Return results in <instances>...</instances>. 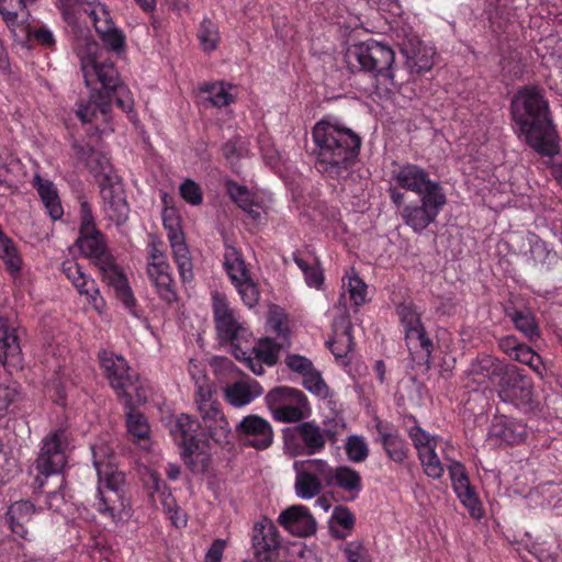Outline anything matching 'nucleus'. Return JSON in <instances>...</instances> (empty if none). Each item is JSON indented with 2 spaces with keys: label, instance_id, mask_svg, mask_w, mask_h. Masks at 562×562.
I'll return each instance as SVG.
<instances>
[{
  "label": "nucleus",
  "instance_id": "1",
  "mask_svg": "<svg viewBox=\"0 0 562 562\" xmlns=\"http://www.w3.org/2000/svg\"><path fill=\"white\" fill-rule=\"evenodd\" d=\"M512 115L519 136L538 154L554 157L560 153L559 134L550 117L549 102L538 86L520 88L512 100Z\"/></svg>",
  "mask_w": 562,
  "mask_h": 562
},
{
  "label": "nucleus",
  "instance_id": "2",
  "mask_svg": "<svg viewBox=\"0 0 562 562\" xmlns=\"http://www.w3.org/2000/svg\"><path fill=\"white\" fill-rule=\"evenodd\" d=\"M316 169L327 178L344 179L361 148V137L337 120L326 116L312 130Z\"/></svg>",
  "mask_w": 562,
  "mask_h": 562
},
{
  "label": "nucleus",
  "instance_id": "3",
  "mask_svg": "<svg viewBox=\"0 0 562 562\" xmlns=\"http://www.w3.org/2000/svg\"><path fill=\"white\" fill-rule=\"evenodd\" d=\"M76 245L85 257L93 260L103 281L114 290L120 302L132 315L138 317L136 299L128 280L109 251L105 236L97 228L91 205L87 201L80 203V226Z\"/></svg>",
  "mask_w": 562,
  "mask_h": 562
},
{
  "label": "nucleus",
  "instance_id": "4",
  "mask_svg": "<svg viewBox=\"0 0 562 562\" xmlns=\"http://www.w3.org/2000/svg\"><path fill=\"white\" fill-rule=\"evenodd\" d=\"M91 449L98 475L97 496L92 506L104 518L120 520L128 507L125 473L115 464L114 451L109 443L100 441Z\"/></svg>",
  "mask_w": 562,
  "mask_h": 562
},
{
  "label": "nucleus",
  "instance_id": "5",
  "mask_svg": "<svg viewBox=\"0 0 562 562\" xmlns=\"http://www.w3.org/2000/svg\"><path fill=\"white\" fill-rule=\"evenodd\" d=\"M98 44L88 42L86 50H79L80 69L83 75L85 85L91 87L99 82L102 86V93L110 99V111L112 103L125 113L134 109V100L128 88L121 82L119 71L111 60H101L97 56Z\"/></svg>",
  "mask_w": 562,
  "mask_h": 562
},
{
  "label": "nucleus",
  "instance_id": "6",
  "mask_svg": "<svg viewBox=\"0 0 562 562\" xmlns=\"http://www.w3.org/2000/svg\"><path fill=\"white\" fill-rule=\"evenodd\" d=\"M345 427L341 419H334L325 422V428L314 420L285 428L282 432L284 452L292 458L319 453L325 449L327 440L333 445L338 441Z\"/></svg>",
  "mask_w": 562,
  "mask_h": 562
},
{
  "label": "nucleus",
  "instance_id": "7",
  "mask_svg": "<svg viewBox=\"0 0 562 562\" xmlns=\"http://www.w3.org/2000/svg\"><path fill=\"white\" fill-rule=\"evenodd\" d=\"M391 202L401 207L400 215L405 225L416 234H422L431 223H434L447 203L445 190L438 192H428L419 195L418 203L405 204V194L397 188L389 189Z\"/></svg>",
  "mask_w": 562,
  "mask_h": 562
},
{
  "label": "nucleus",
  "instance_id": "8",
  "mask_svg": "<svg viewBox=\"0 0 562 562\" xmlns=\"http://www.w3.org/2000/svg\"><path fill=\"white\" fill-rule=\"evenodd\" d=\"M212 307L218 339L221 342L229 344L235 358L240 359L247 353L246 346L250 344L252 333L231 307L226 296L213 294Z\"/></svg>",
  "mask_w": 562,
  "mask_h": 562
},
{
  "label": "nucleus",
  "instance_id": "9",
  "mask_svg": "<svg viewBox=\"0 0 562 562\" xmlns=\"http://www.w3.org/2000/svg\"><path fill=\"white\" fill-rule=\"evenodd\" d=\"M214 386L205 375L195 379L194 402L209 436L216 443H227L232 434L229 423L214 398Z\"/></svg>",
  "mask_w": 562,
  "mask_h": 562
},
{
  "label": "nucleus",
  "instance_id": "10",
  "mask_svg": "<svg viewBox=\"0 0 562 562\" xmlns=\"http://www.w3.org/2000/svg\"><path fill=\"white\" fill-rule=\"evenodd\" d=\"M349 56L358 61L361 70L384 81L394 82L395 53L389 45L368 40L353 45Z\"/></svg>",
  "mask_w": 562,
  "mask_h": 562
},
{
  "label": "nucleus",
  "instance_id": "11",
  "mask_svg": "<svg viewBox=\"0 0 562 562\" xmlns=\"http://www.w3.org/2000/svg\"><path fill=\"white\" fill-rule=\"evenodd\" d=\"M265 401L272 417L281 423H299L311 415L306 395L291 386H277L270 390Z\"/></svg>",
  "mask_w": 562,
  "mask_h": 562
},
{
  "label": "nucleus",
  "instance_id": "12",
  "mask_svg": "<svg viewBox=\"0 0 562 562\" xmlns=\"http://www.w3.org/2000/svg\"><path fill=\"white\" fill-rule=\"evenodd\" d=\"M393 35L411 74L422 75L431 70L436 55L432 46L425 44L408 25L396 26Z\"/></svg>",
  "mask_w": 562,
  "mask_h": 562
},
{
  "label": "nucleus",
  "instance_id": "13",
  "mask_svg": "<svg viewBox=\"0 0 562 562\" xmlns=\"http://www.w3.org/2000/svg\"><path fill=\"white\" fill-rule=\"evenodd\" d=\"M162 243L153 238L148 245L147 276L156 289V293L166 304L171 305L178 301L176 282L171 274L170 265L161 249Z\"/></svg>",
  "mask_w": 562,
  "mask_h": 562
},
{
  "label": "nucleus",
  "instance_id": "14",
  "mask_svg": "<svg viewBox=\"0 0 562 562\" xmlns=\"http://www.w3.org/2000/svg\"><path fill=\"white\" fill-rule=\"evenodd\" d=\"M223 257L224 269L243 302L248 307H254L259 301L260 292L251 278L243 254L236 247L226 245Z\"/></svg>",
  "mask_w": 562,
  "mask_h": 562
},
{
  "label": "nucleus",
  "instance_id": "15",
  "mask_svg": "<svg viewBox=\"0 0 562 562\" xmlns=\"http://www.w3.org/2000/svg\"><path fill=\"white\" fill-rule=\"evenodd\" d=\"M495 385L502 402L516 407L531 406L533 386L524 370L518 367L507 364Z\"/></svg>",
  "mask_w": 562,
  "mask_h": 562
},
{
  "label": "nucleus",
  "instance_id": "16",
  "mask_svg": "<svg viewBox=\"0 0 562 562\" xmlns=\"http://www.w3.org/2000/svg\"><path fill=\"white\" fill-rule=\"evenodd\" d=\"M164 227L172 250V258L177 265L182 282H190L194 278L193 263L184 233L181 227L180 217L173 209L165 210L162 214Z\"/></svg>",
  "mask_w": 562,
  "mask_h": 562
},
{
  "label": "nucleus",
  "instance_id": "17",
  "mask_svg": "<svg viewBox=\"0 0 562 562\" xmlns=\"http://www.w3.org/2000/svg\"><path fill=\"white\" fill-rule=\"evenodd\" d=\"M67 446L68 432L65 428L49 431L42 440V447L35 461L36 470L45 476L60 473L67 462Z\"/></svg>",
  "mask_w": 562,
  "mask_h": 562
},
{
  "label": "nucleus",
  "instance_id": "18",
  "mask_svg": "<svg viewBox=\"0 0 562 562\" xmlns=\"http://www.w3.org/2000/svg\"><path fill=\"white\" fill-rule=\"evenodd\" d=\"M397 315L404 328L409 351L420 349L423 352L420 358L429 364L434 346L422 324L419 313L411 304H401L397 306Z\"/></svg>",
  "mask_w": 562,
  "mask_h": 562
},
{
  "label": "nucleus",
  "instance_id": "19",
  "mask_svg": "<svg viewBox=\"0 0 562 562\" xmlns=\"http://www.w3.org/2000/svg\"><path fill=\"white\" fill-rule=\"evenodd\" d=\"M99 361L110 385L116 391L120 400L130 394L137 380L136 374L131 372L127 361L122 357L106 350L99 352Z\"/></svg>",
  "mask_w": 562,
  "mask_h": 562
},
{
  "label": "nucleus",
  "instance_id": "20",
  "mask_svg": "<svg viewBox=\"0 0 562 562\" xmlns=\"http://www.w3.org/2000/svg\"><path fill=\"white\" fill-rule=\"evenodd\" d=\"M235 432L244 446L256 450H266L273 443V428L267 419L259 415L245 416L236 425Z\"/></svg>",
  "mask_w": 562,
  "mask_h": 562
},
{
  "label": "nucleus",
  "instance_id": "21",
  "mask_svg": "<svg viewBox=\"0 0 562 562\" xmlns=\"http://www.w3.org/2000/svg\"><path fill=\"white\" fill-rule=\"evenodd\" d=\"M448 472L452 488L460 503L468 509L472 518L481 519L484 516V508L475 487L470 483L464 465L458 461H452L448 465Z\"/></svg>",
  "mask_w": 562,
  "mask_h": 562
},
{
  "label": "nucleus",
  "instance_id": "22",
  "mask_svg": "<svg viewBox=\"0 0 562 562\" xmlns=\"http://www.w3.org/2000/svg\"><path fill=\"white\" fill-rule=\"evenodd\" d=\"M72 149L77 159L85 164L89 172L94 177L99 187L120 179L109 157L103 151L94 149L89 144L78 140L72 143Z\"/></svg>",
  "mask_w": 562,
  "mask_h": 562
},
{
  "label": "nucleus",
  "instance_id": "23",
  "mask_svg": "<svg viewBox=\"0 0 562 562\" xmlns=\"http://www.w3.org/2000/svg\"><path fill=\"white\" fill-rule=\"evenodd\" d=\"M392 179L398 188L412 191L418 196L428 192L442 191L441 184L432 180L423 167L415 164H404L392 171Z\"/></svg>",
  "mask_w": 562,
  "mask_h": 562
},
{
  "label": "nucleus",
  "instance_id": "24",
  "mask_svg": "<svg viewBox=\"0 0 562 562\" xmlns=\"http://www.w3.org/2000/svg\"><path fill=\"white\" fill-rule=\"evenodd\" d=\"M99 188L103 201V211L109 220L114 222L116 225L124 224L128 218L130 206L126 201L121 179L102 184Z\"/></svg>",
  "mask_w": 562,
  "mask_h": 562
},
{
  "label": "nucleus",
  "instance_id": "25",
  "mask_svg": "<svg viewBox=\"0 0 562 562\" xmlns=\"http://www.w3.org/2000/svg\"><path fill=\"white\" fill-rule=\"evenodd\" d=\"M252 547L259 562H271L280 548L277 527L265 519L254 526Z\"/></svg>",
  "mask_w": 562,
  "mask_h": 562
},
{
  "label": "nucleus",
  "instance_id": "26",
  "mask_svg": "<svg viewBox=\"0 0 562 562\" xmlns=\"http://www.w3.org/2000/svg\"><path fill=\"white\" fill-rule=\"evenodd\" d=\"M278 522L296 537H310L315 533L317 528L315 518L304 505H293L282 510Z\"/></svg>",
  "mask_w": 562,
  "mask_h": 562
},
{
  "label": "nucleus",
  "instance_id": "27",
  "mask_svg": "<svg viewBox=\"0 0 562 562\" xmlns=\"http://www.w3.org/2000/svg\"><path fill=\"white\" fill-rule=\"evenodd\" d=\"M61 271L77 289L79 294L86 295L97 311H101L104 307V301L100 295L95 281L85 273L79 263L72 260H66L61 263Z\"/></svg>",
  "mask_w": 562,
  "mask_h": 562
},
{
  "label": "nucleus",
  "instance_id": "28",
  "mask_svg": "<svg viewBox=\"0 0 562 562\" xmlns=\"http://www.w3.org/2000/svg\"><path fill=\"white\" fill-rule=\"evenodd\" d=\"M20 329L9 319L0 316V361L5 367L22 366Z\"/></svg>",
  "mask_w": 562,
  "mask_h": 562
},
{
  "label": "nucleus",
  "instance_id": "29",
  "mask_svg": "<svg viewBox=\"0 0 562 562\" xmlns=\"http://www.w3.org/2000/svg\"><path fill=\"white\" fill-rule=\"evenodd\" d=\"M263 393L262 386L251 378L227 384L223 389L224 400L233 407H244Z\"/></svg>",
  "mask_w": 562,
  "mask_h": 562
},
{
  "label": "nucleus",
  "instance_id": "30",
  "mask_svg": "<svg viewBox=\"0 0 562 562\" xmlns=\"http://www.w3.org/2000/svg\"><path fill=\"white\" fill-rule=\"evenodd\" d=\"M182 460L186 467L194 474H204L212 463L210 443L206 439L188 441L182 447Z\"/></svg>",
  "mask_w": 562,
  "mask_h": 562
},
{
  "label": "nucleus",
  "instance_id": "31",
  "mask_svg": "<svg viewBox=\"0 0 562 562\" xmlns=\"http://www.w3.org/2000/svg\"><path fill=\"white\" fill-rule=\"evenodd\" d=\"M507 363L496 357L483 355L474 359L467 370V374L473 382L484 383L490 381L496 384Z\"/></svg>",
  "mask_w": 562,
  "mask_h": 562
},
{
  "label": "nucleus",
  "instance_id": "32",
  "mask_svg": "<svg viewBox=\"0 0 562 562\" xmlns=\"http://www.w3.org/2000/svg\"><path fill=\"white\" fill-rule=\"evenodd\" d=\"M35 510L34 504L30 501L21 499L12 503L5 513L10 530L21 539H29V524Z\"/></svg>",
  "mask_w": 562,
  "mask_h": 562
},
{
  "label": "nucleus",
  "instance_id": "33",
  "mask_svg": "<svg viewBox=\"0 0 562 562\" xmlns=\"http://www.w3.org/2000/svg\"><path fill=\"white\" fill-rule=\"evenodd\" d=\"M77 116L82 123H91L101 116L104 122L110 120V99L102 90L92 89L87 102L78 105Z\"/></svg>",
  "mask_w": 562,
  "mask_h": 562
},
{
  "label": "nucleus",
  "instance_id": "34",
  "mask_svg": "<svg viewBox=\"0 0 562 562\" xmlns=\"http://www.w3.org/2000/svg\"><path fill=\"white\" fill-rule=\"evenodd\" d=\"M352 324L347 316L339 317L334 323V336L327 345L337 359H342L353 350Z\"/></svg>",
  "mask_w": 562,
  "mask_h": 562
},
{
  "label": "nucleus",
  "instance_id": "35",
  "mask_svg": "<svg viewBox=\"0 0 562 562\" xmlns=\"http://www.w3.org/2000/svg\"><path fill=\"white\" fill-rule=\"evenodd\" d=\"M328 487H338L348 494V501H355L362 490V479L355 469L341 465L334 469Z\"/></svg>",
  "mask_w": 562,
  "mask_h": 562
},
{
  "label": "nucleus",
  "instance_id": "36",
  "mask_svg": "<svg viewBox=\"0 0 562 562\" xmlns=\"http://www.w3.org/2000/svg\"><path fill=\"white\" fill-rule=\"evenodd\" d=\"M36 1L0 0V14L14 36H16V26H21L30 15L27 8Z\"/></svg>",
  "mask_w": 562,
  "mask_h": 562
},
{
  "label": "nucleus",
  "instance_id": "37",
  "mask_svg": "<svg viewBox=\"0 0 562 562\" xmlns=\"http://www.w3.org/2000/svg\"><path fill=\"white\" fill-rule=\"evenodd\" d=\"M505 315L513 322L515 328L529 341H535L540 338L538 322L530 310H518L515 306H506Z\"/></svg>",
  "mask_w": 562,
  "mask_h": 562
},
{
  "label": "nucleus",
  "instance_id": "38",
  "mask_svg": "<svg viewBox=\"0 0 562 562\" xmlns=\"http://www.w3.org/2000/svg\"><path fill=\"white\" fill-rule=\"evenodd\" d=\"M376 430L387 457L396 463H403L408 454V447L406 441L397 432L389 431L381 424L376 425Z\"/></svg>",
  "mask_w": 562,
  "mask_h": 562
},
{
  "label": "nucleus",
  "instance_id": "39",
  "mask_svg": "<svg viewBox=\"0 0 562 562\" xmlns=\"http://www.w3.org/2000/svg\"><path fill=\"white\" fill-rule=\"evenodd\" d=\"M122 403L125 411L128 434L137 440L147 439L150 432L149 424L146 417L134 407L132 395H125Z\"/></svg>",
  "mask_w": 562,
  "mask_h": 562
},
{
  "label": "nucleus",
  "instance_id": "40",
  "mask_svg": "<svg viewBox=\"0 0 562 562\" xmlns=\"http://www.w3.org/2000/svg\"><path fill=\"white\" fill-rule=\"evenodd\" d=\"M226 187L231 199L252 220L260 221L261 206L252 200L248 188L233 180L227 181Z\"/></svg>",
  "mask_w": 562,
  "mask_h": 562
},
{
  "label": "nucleus",
  "instance_id": "41",
  "mask_svg": "<svg viewBox=\"0 0 562 562\" xmlns=\"http://www.w3.org/2000/svg\"><path fill=\"white\" fill-rule=\"evenodd\" d=\"M491 32L499 36L508 32L513 23L512 9L501 3H490L485 10Z\"/></svg>",
  "mask_w": 562,
  "mask_h": 562
},
{
  "label": "nucleus",
  "instance_id": "42",
  "mask_svg": "<svg viewBox=\"0 0 562 562\" xmlns=\"http://www.w3.org/2000/svg\"><path fill=\"white\" fill-rule=\"evenodd\" d=\"M493 434L508 445H517L525 439L526 426L504 417L493 424Z\"/></svg>",
  "mask_w": 562,
  "mask_h": 562
},
{
  "label": "nucleus",
  "instance_id": "43",
  "mask_svg": "<svg viewBox=\"0 0 562 562\" xmlns=\"http://www.w3.org/2000/svg\"><path fill=\"white\" fill-rule=\"evenodd\" d=\"M355 522V515L349 508L341 505L336 506L329 520L331 535L336 539H345L352 531Z\"/></svg>",
  "mask_w": 562,
  "mask_h": 562
},
{
  "label": "nucleus",
  "instance_id": "44",
  "mask_svg": "<svg viewBox=\"0 0 562 562\" xmlns=\"http://www.w3.org/2000/svg\"><path fill=\"white\" fill-rule=\"evenodd\" d=\"M293 468L296 472L294 485L296 495L303 499H311L317 496L322 491L323 483L317 477L300 469L299 461L294 462Z\"/></svg>",
  "mask_w": 562,
  "mask_h": 562
},
{
  "label": "nucleus",
  "instance_id": "45",
  "mask_svg": "<svg viewBox=\"0 0 562 562\" xmlns=\"http://www.w3.org/2000/svg\"><path fill=\"white\" fill-rule=\"evenodd\" d=\"M36 179L38 182L37 192L49 216L54 221L61 218L64 211L56 188L50 181L42 180L38 177Z\"/></svg>",
  "mask_w": 562,
  "mask_h": 562
},
{
  "label": "nucleus",
  "instance_id": "46",
  "mask_svg": "<svg viewBox=\"0 0 562 562\" xmlns=\"http://www.w3.org/2000/svg\"><path fill=\"white\" fill-rule=\"evenodd\" d=\"M199 424L198 422L187 414H180L176 417L171 426V434L176 440L183 447L188 441L199 440L196 436Z\"/></svg>",
  "mask_w": 562,
  "mask_h": 562
},
{
  "label": "nucleus",
  "instance_id": "47",
  "mask_svg": "<svg viewBox=\"0 0 562 562\" xmlns=\"http://www.w3.org/2000/svg\"><path fill=\"white\" fill-rule=\"evenodd\" d=\"M293 260L303 272L306 284L311 288L321 289L324 283V274L319 263L316 260L310 263L297 251L293 252Z\"/></svg>",
  "mask_w": 562,
  "mask_h": 562
},
{
  "label": "nucleus",
  "instance_id": "48",
  "mask_svg": "<svg viewBox=\"0 0 562 562\" xmlns=\"http://www.w3.org/2000/svg\"><path fill=\"white\" fill-rule=\"evenodd\" d=\"M0 258L11 273L20 272L22 259L13 241L4 234H0Z\"/></svg>",
  "mask_w": 562,
  "mask_h": 562
},
{
  "label": "nucleus",
  "instance_id": "49",
  "mask_svg": "<svg viewBox=\"0 0 562 562\" xmlns=\"http://www.w3.org/2000/svg\"><path fill=\"white\" fill-rule=\"evenodd\" d=\"M85 12L89 14L99 36L115 27L109 11L98 0L94 5L85 8Z\"/></svg>",
  "mask_w": 562,
  "mask_h": 562
},
{
  "label": "nucleus",
  "instance_id": "50",
  "mask_svg": "<svg viewBox=\"0 0 562 562\" xmlns=\"http://www.w3.org/2000/svg\"><path fill=\"white\" fill-rule=\"evenodd\" d=\"M299 462L300 469L306 473H310V475L317 477L319 482L328 486L334 468H331L327 461L322 459H308Z\"/></svg>",
  "mask_w": 562,
  "mask_h": 562
},
{
  "label": "nucleus",
  "instance_id": "51",
  "mask_svg": "<svg viewBox=\"0 0 562 562\" xmlns=\"http://www.w3.org/2000/svg\"><path fill=\"white\" fill-rule=\"evenodd\" d=\"M231 89V85L215 82L205 85V87L202 88V91L209 93V100L213 106L222 108L234 102V97L229 92Z\"/></svg>",
  "mask_w": 562,
  "mask_h": 562
},
{
  "label": "nucleus",
  "instance_id": "52",
  "mask_svg": "<svg viewBox=\"0 0 562 562\" xmlns=\"http://www.w3.org/2000/svg\"><path fill=\"white\" fill-rule=\"evenodd\" d=\"M198 38L205 52L215 50L220 42L217 26L210 19L204 18L198 31Z\"/></svg>",
  "mask_w": 562,
  "mask_h": 562
},
{
  "label": "nucleus",
  "instance_id": "53",
  "mask_svg": "<svg viewBox=\"0 0 562 562\" xmlns=\"http://www.w3.org/2000/svg\"><path fill=\"white\" fill-rule=\"evenodd\" d=\"M302 384L319 398L325 400L330 396V390L316 368L302 376Z\"/></svg>",
  "mask_w": 562,
  "mask_h": 562
},
{
  "label": "nucleus",
  "instance_id": "54",
  "mask_svg": "<svg viewBox=\"0 0 562 562\" xmlns=\"http://www.w3.org/2000/svg\"><path fill=\"white\" fill-rule=\"evenodd\" d=\"M435 450L436 448L423 450L418 453V459L427 476L440 479L445 470Z\"/></svg>",
  "mask_w": 562,
  "mask_h": 562
},
{
  "label": "nucleus",
  "instance_id": "55",
  "mask_svg": "<svg viewBox=\"0 0 562 562\" xmlns=\"http://www.w3.org/2000/svg\"><path fill=\"white\" fill-rule=\"evenodd\" d=\"M20 396L18 383L11 381L0 382V419L9 414V409Z\"/></svg>",
  "mask_w": 562,
  "mask_h": 562
},
{
  "label": "nucleus",
  "instance_id": "56",
  "mask_svg": "<svg viewBox=\"0 0 562 562\" xmlns=\"http://www.w3.org/2000/svg\"><path fill=\"white\" fill-rule=\"evenodd\" d=\"M411 420L416 423V419L414 416L408 417ZM408 436L413 441V445L415 449L417 450V453L423 452V450L431 449L437 447V440L435 437H431L427 431H425L422 427H419L417 424L412 426L408 429Z\"/></svg>",
  "mask_w": 562,
  "mask_h": 562
},
{
  "label": "nucleus",
  "instance_id": "57",
  "mask_svg": "<svg viewBox=\"0 0 562 562\" xmlns=\"http://www.w3.org/2000/svg\"><path fill=\"white\" fill-rule=\"evenodd\" d=\"M345 450L347 458L357 463L364 461L369 454L364 438L358 435H351L347 438Z\"/></svg>",
  "mask_w": 562,
  "mask_h": 562
},
{
  "label": "nucleus",
  "instance_id": "58",
  "mask_svg": "<svg viewBox=\"0 0 562 562\" xmlns=\"http://www.w3.org/2000/svg\"><path fill=\"white\" fill-rule=\"evenodd\" d=\"M279 350V346L270 338L260 339L257 347L251 348L256 357L268 366L277 363Z\"/></svg>",
  "mask_w": 562,
  "mask_h": 562
},
{
  "label": "nucleus",
  "instance_id": "59",
  "mask_svg": "<svg viewBox=\"0 0 562 562\" xmlns=\"http://www.w3.org/2000/svg\"><path fill=\"white\" fill-rule=\"evenodd\" d=\"M347 288L349 299L355 306H360L367 301V284L359 278L357 273L348 277V282H344Z\"/></svg>",
  "mask_w": 562,
  "mask_h": 562
},
{
  "label": "nucleus",
  "instance_id": "60",
  "mask_svg": "<svg viewBox=\"0 0 562 562\" xmlns=\"http://www.w3.org/2000/svg\"><path fill=\"white\" fill-rule=\"evenodd\" d=\"M222 154L224 158L233 165L240 158L247 156L248 148L241 137H233L223 144Z\"/></svg>",
  "mask_w": 562,
  "mask_h": 562
},
{
  "label": "nucleus",
  "instance_id": "61",
  "mask_svg": "<svg viewBox=\"0 0 562 562\" xmlns=\"http://www.w3.org/2000/svg\"><path fill=\"white\" fill-rule=\"evenodd\" d=\"M513 359L529 366L538 374H542L543 363L541 357L526 344L522 342L517 352L514 353Z\"/></svg>",
  "mask_w": 562,
  "mask_h": 562
},
{
  "label": "nucleus",
  "instance_id": "62",
  "mask_svg": "<svg viewBox=\"0 0 562 562\" xmlns=\"http://www.w3.org/2000/svg\"><path fill=\"white\" fill-rule=\"evenodd\" d=\"M18 29H20L21 32H26L29 36L45 48H53L55 46L56 41L54 34L46 26H38L31 31L27 26H24V23H22L21 26H16V30Z\"/></svg>",
  "mask_w": 562,
  "mask_h": 562
},
{
  "label": "nucleus",
  "instance_id": "63",
  "mask_svg": "<svg viewBox=\"0 0 562 562\" xmlns=\"http://www.w3.org/2000/svg\"><path fill=\"white\" fill-rule=\"evenodd\" d=\"M180 195L182 199L191 205H200L203 201V193L200 186L190 179H187L180 186Z\"/></svg>",
  "mask_w": 562,
  "mask_h": 562
},
{
  "label": "nucleus",
  "instance_id": "64",
  "mask_svg": "<svg viewBox=\"0 0 562 562\" xmlns=\"http://www.w3.org/2000/svg\"><path fill=\"white\" fill-rule=\"evenodd\" d=\"M284 362L293 372L300 374L301 376L308 373L315 368L310 359H307L304 356L295 353L288 355Z\"/></svg>",
  "mask_w": 562,
  "mask_h": 562
}]
</instances>
